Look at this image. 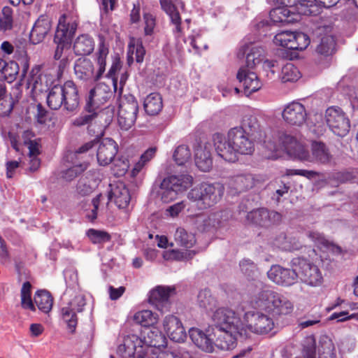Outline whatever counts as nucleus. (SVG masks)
I'll use <instances>...</instances> for the list:
<instances>
[{
	"mask_svg": "<svg viewBox=\"0 0 358 358\" xmlns=\"http://www.w3.org/2000/svg\"><path fill=\"white\" fill-rule=\"evenodd\" d=\"M244 130L238 127L231 129L227 138L216 133L213 136L215 150L219 157L229 162L237 160V155H251L255 150V144Z\"/></svg>",
	"mask_w": 358,
	"mask_h": 358,
	"instance_id": "obj_1",
	"label": "nucleus"
},
{
	"mask_svg": "<svg viewBox=\"0 0 358 358\" xmlns=\"http://www.w3.org/2000/svg\"><path fill=\"white\" fill-rule=\"evenodd\" d=\"M166 346V338L159 329L152 328L145 330L142 338L134 334L127 336L117 352L124 358H145L149 348L159 349Z\"/></svg>",
	"mask_w": 358,
	"mask_h": 358,
	"instance_id": "obj_2",
	"label": "nucleus"
},
{
	"mask_svg": "<svg viewBox=\"0 0 358 358\" xmlns=\"http://www.w3.org/2000/svg\"><path fill=\"white\" fill-rule=\"evenodd\" d=\"M238 128L244 130L257 141L263 143L264 148L271 152V154L266 155L268 158L275 159L279 157L278 152L282 150L283 136L287 134L279 132L266 133L262 129L257 116L252 113L246 114L243 117L241 126Z\"/></svg>",
	"mask_w": 358,
	"mask_h": 358,
	"instance_id": "obj_3",
	"label": "nucleus"
},
{
	"mask_svg": "<svg viewBox=\"0 0 358 358\" xmlns=\"http://www.w3.org/2000/svg\"><path fill=\"white\" fill-rule=\"evenodd\" d=\"M282 150L294 159L301 162L327 164L331 159V155L324 143L313 141L311 144V154H310L303 144L289 135L283 136Z\"/></svg>",
	"mask_w": 358,
	"mask_h": 358,
	"instance_id": "obj_4",
	"label": "nucleus"
},
{
	"mask_svg": "<svg viewBox=\"0 0 358 358\" xmlns=\"http://www.w3.org/2000/svg\"><path fill=\"white\" fill-rule=\"evenodd\" d=\"M108 53V47L101 39L95 54L96 67L94 66L93 63L89 59L79 58L74 65V71L77 78L81 80L90 83L99 80L106 71V59Z\"/></svg>",
	"mask_w": 358,
	"mask_h": 358,
	"instance_id": "obj_5",
	"label": "nucleus"
},
{
	"mask_svg": "<svg viewBox=\"0 0 358 358\" xmlns=\"http://www.w3.org/2000/svg\"><path fill=\"white\" fill-rule=\"evenodd\" d=\"M255 308L273 315H286L292 313L293 303L286 296L271 289L259 292L252 301Z\"/></svg>",
	"mask_w": 358,
	"mask_h": 358,
	"instance_id": "obj_6",
	"label": "nucleus"
},
{
	"mask_svg": "<svg viewBox=\"0 0 358 358\" xmlns=\"http://www.w3.org/2000/svg\"><path fill=\"white\" fill-rule=\"evenodd\" d=\"M47 104L52 110L64 106L69 112L76 110L79 106L78 90L73 81H66L63 85H55L47 96Z\"/></svg>",
	"mask_w": 358,
	"mask_h": 358,
	"instance_id": "obj_7",
	"label": "nucleus"
},
{
	"mask_svg": "<svg viewBox=\"0 0 358 358\" xmlns=\"http://www.w3.org/2000/svg\"><path fill=\"white\" fill-rule=\"evenodd\" d=\"M224 193V187L220 183L201 184L187 194L188 199L199 210H204L216 204Z\"/></svg>",
	"mask_w": 358,
	"mask_h": 358,
	"instance_id": "obj_8",
	"label": "nucleus"
},
{
	"mask_svg": "<svg viewBox=\"0 0 358 358\" xmlns=\"http://www.w3.org/2000/svg\"><path fill=\"white\" fill-rule=\"evenodd\" d=\"M291 266L295 268L298 278L310 286H319L323 280L322 275L318 267L308 259L301 257L293 258Z\"/></svg>",
	"mask_w": 358,
	"mask_h": 358,
	"instance_id": "obj_9",
	"label": "nucleus"
},
{
	"mask_svg": "<svg viewBox=\"0 0 358 358\" xmlns=\"http://www.w3.org/2000/svg\"><path fill=\"white\" fill-rule=\"evenodd\" d=\"M211 318L217 329H231L236 333L247 334L243 322L231 309L219 308L213 312Z\"/></svg>",
	"mask_w": 358,
	"mask_h": 358,
	"instance_id": "obj_10",
	"label": "nucleus"
},
{
	"mask_svg": "<svg viewBox=\"0 0 358 358\" xmlns=\"http://www.w3.org/2000/svg\"><path fill=\"white\" fill-rule=\"evenodd\" d=\"M257 311L247 312L244 315L243 327L247 330V336L250 332L257 334L269 333L274 327V322L268 314Z\"/></svg>",
	"mask_w": 358,
	"mask_h": 358,
	"instance_id": "obj_11",
	"label": "nucleus"
},
{
	"mask_svg": "<svg viewBox=\"0 0 358 358\" xmlns=\"http://www.w3.org/2000/svg\"><path fill=\"white\" fill-rule=\"evenodd\" d=\"M117 122L123 130L129 129L135 123L138 105L136 98L131 95H125L118 101Z\"/></svg>",
	"mask_w": 358,
	"mask_h": 358,
	"instance_id": "obj_12",
	"label": "nucleus"
},
{
	"mask_svg": "<svg viewBox=\"0 0 358 358\" xmlns=\"http://www.w3.org/2000/svg\"><path fill=\"white\" fill-rule=\"evenodd\" d=\"M275 45L290 50H303L310 45L309 36L303 32L282 31L273 38Z\"/></svg>",
	"mask_w": 358,
	"mask_h": 358,
	"instance_id": "obj_13",
	"label": "nucleus"
},
{
	"mask_svg": "<svg viewBox=\"0 0 358 358\" xmlns=\"http://www.w3.org/2000/svg\"><path fill=\"white\" fill-rule=\"evenodd\" d=\"M325 120L329 129L335 134L344 136L348 133L350 127V120L341 108H328L325 113Z\"/></svg>",
	"mask_w": 358,
	"mask_h": 358,
	"instance_id": "obj_14",
	"label": "nucleus"
},
{
	"mask_svg": "<svg viewBox=\"0 0 358 358\" xmlns=\"http://www.w3.org/2000/svg\"><path fill=\"white\" fill-rule=\"evenodd\" d=\"M85 305V296L83 294H78L62 308V319L67 324L71 332L75 331L78 323L77 313L82 312Z\"/></svg>",
	"mask_w": 358,
	"mask_h": 358,
	"instance_id": "obj_15",
	"label": "nucleus"
},
{
	"mask_svg": "<svg viewBox=\"0 0 358 358\" xmlns=\"http://www.w3.org/2000/svg\"><path fill=\"white\" fill-rule=\"evenodd\" d=\"M77 27L78 20L76 16L69 13L63 14L59 18L54 41L71 43Z\"/></svg>",
	"mask_w": 358,
	"mask_h": 358,
	"instance_id": "obj_16",
	"label": "nucleus"
},
{
	"mask_svg": "<svg viewBox=\"0 0 358 358\" xmlns=\"http://www.w3.org/2000/svg\"><path fill=\"white\" fill-rule=\"evenodd\" d=\"M269 2L271 0H268ZM275 6H279L287 8L288 10L294 11V15L301 19V15H316L319 13V9L316 4L313 1L306 0H272Z\"/></svg>",
	"mask_w": 358,
	"mask_h": 358,
	"instance_id": "obj_17",
	"label": "nucleus"
},
{
	"mask_svg": "<svg viewBox=\"0 0 358 358\" xmlns=\"http://www.w3.org/2000/svg\"><path fill=\"white\" fill-rule=\"evenodd\" d=\"M267 275L275 284L285 287L294 285L298 279L295 268H285L279 265L272 266Z\"/></svg>",
	"mask_w": 358,
	"mask_h": 358,
	"instance_id": "obj_18",
	"label": "nucleus"
},
{
	"mask_svg": "<svg viewBox=\"0 0 358 358\" xmlns=\"http://www.w3.org/2000/svg\"><path fill=\"white\" fill-rule=\"evenodd\" d=\"M282 115L287 124L300 127L305 123L307 113L303 104L293 101L285 107Z\"/></svg>",
	"mask_w": 358,
	"mask_h": 358,
	"instance_id": "obj_19",
	"label": "nucleus"
},
{
	"mask_svg": "<svg viewBox=\"0 0 358 358\" xmlns=\"http://www.w3.org/2000/svg\"><path fill=\"white\" fill-rule=\"evenodd\" d=\"M282 218L281 215L276 211H269L266 208H259L248 213L247 219L255 224L262 227H269L278 224Z\"/></svg>",
	"mask_w": 358,
	"mask_h": 358,
	"instance_id": "obj_20",
	"label": "nucleus"
},
{
	"mask_svg": "<svg viewBox=\"0 0 358 358\" xmlns=\"http://www.w3.org/2000/svg\"><path fill=\"white\" fill-rule=\"evenodd\" d=\"M175 293L174 286H157L150 292L149 301L158 310L164 311L169 308V299Z\"/></svg>",
	"mask_w": 358,
	"mask_h": 358,
	"instance_id": "obj_21",
	"label": "nucleus"
},
{
	"mask_svg": "<svg viewBox=\"0 0 358 358\" xmlns=\"http://www.w3.org/2000/svg\"><path fill=\"white\" fill-rule=\"evenodd\" d=\"M164 329L171 340L175 342H183L186 333L181 321L175 315L165 317L163 322Z\"/></svg>",
	"mask_w": 358,
	"mask_h": 358,
	"instance_id": "obj_22",
	"label": "nucleus"
},
{
	"mask_svg": "<svg viewBox=\"0 0 358 358\" xmlns=\"http://www.w3.org/2000/svg\"><path fill=\"white\" fill-rule=\"evenodd\" d=\"M252 69L243 66L237 73V79L242 83L245 94L255 92L262 86V82Z\"/></svg>",
	"mask_w": 358,
	"mask_h": 358,
	"instance_id": "obj_23",
	"label": "nucleus"
},
{
	"mask_svg": "<svg viewBox=\"0 0 358 358\" xmlns=\"http://www.w3.org/2000/svg\"><path fill=\"white\" fill-rule=\"evenodd\" d=\"M117 152V145L111 138H103L99 143L96 158L101 166H106L112 162Z\"/></svg>",
	"mask_w": 358,
	"mask_h": 358,
	"instance_id": "obj_24",
	"label": "nucleus"
},
{
	"mask_svg": "<svg viewBox=\"0 0 358 358\" xmlns=\"http://www.w3.org/2000/svg\"><path fill=\"white\" fill-rule=\"evenodd\" d=\"M211 149L212 145L208 142H201L195 149V164L201 171H208L212 167Z\"/></svg>",
	"mask_w": 358,
	"mask_h": 358,
	"instance_id": "obj_25",
	"label": "nucleus"
},
{
	"mask_svg": "<svg viewBox=\"0 0 358 358\" xmlns=\"http://www.w3.org/2000/svg\"><path fill=\"white\" fill-rule=\"evenodd\" d=\"M52 29L51 19L47 15H41L35 22L30 34V41L33 44H38L43 41Z\"/></svg>",
	"mask_w": 358,
	"mask_h": 358,
	"instance_id": "obj_26",
	"label": "nucleus"
},
{
	"mask_svg": "<svg viewBox=\"0 0 358 358\" xmlns=\"http://www.w3.org/2000/svg\"><path fill=\"white\" fill-rule=\"evenodd\" d=\"M243 50L246 58L245 66L250 69H254L265 56L264 48L257 43L246 44L243 47Z\"/></svg>",
	"mask_w": 358,
	"mask_h": 358,
	"instance_id": "obj_27",
	"label": "nucleus"
},
{
	"mask_svg": "<svg viewBox=\"0 0 358 358\" xmlns=\"http://www.w3.org/2000/svg\"><path fill=\"white\" fill-rule=\"evenodd\" d=\"M28 70V64L27 62H25L22 73L21 75L22 78L20 80L22 85H23V82L25 81V73ZM40 67L36 66L31 69L29 73V77L26 80V87L27 89H30V91L33 94H38L44 90V87L41 83V75L39 74Z\"/></svg>",
	"mask_w": 358,
	"mask_h": 358,
	"instance_id": "obj_28",
	"label": "nucleus"
},
{
	"mask_svg": "<svg viewBox=\"0 0 358 358\" xmlns=\"http://www.w3.org/2000/svg\"><path fill=\"white\" fill-rule=\"evenodd\" d=\"M111 189L108 199H113L114 202L119 208H125L130 203L131 196L126 185L122 182H117L115 185H110Z\"/></svg>",
	"mask_w": 358,
	"mask_h": 358,
	"instance_id": "obj_29",
	"label": "nucleus"
},
{
	"mask_svg": "<svg viewBox=\"0 0 358 358\" xmlns=\"http://www.w3.org/2000/svg\"><path fill=\"white\" fill-rule=\"evenodd\" d=\"M189 336L192 343L201 350L207 352L213 351L215 343L213 338L201 329L192 327L189 330Z\"/></svg>",
	"mask_w": 358,
	"mask_h": 358,
	"instance_id": "obj_30",
	"label": "nucleus"
},
{
	"mask_svg": "<svg viewBox=\"0 0 358 358\" xmlns=\"http://www.w3.org/2000/svg\"><path fill=\"white\" fill-rule=\"evenodd\" d=\"M219 334L215 342V345L222 350H229L235 348L238 337L246 338L247 334L234 332L231 329H217Z\"/></svg>",
	"mask_w": 358,
	"mask_h": 358,
	"instance_id": "obj_31",
	"label": "nucleus"
},
{
	"mask_svg": "<svg viewBox=\"0 0 358 358\" xmlns=\"http://www.w3.org/2000/svg\"><path fill=\"white\" fill-rule=\"evenodd\" d=\"M222 214V212H215L209 215H197L195 217V227L201 232L208 231L220 224Z\"/></svg>",
	"mask_w": 358,
	"mask_h": 358,
	"instance_id": "obj_32",
	"label": "nucleus"
},
{
	"mask_svg": "<svg viewBox=\"0 0 358 358\" xmlns=\"http://www.w3.org/2000/svg\"><path fill=\"white\" fill-rule=\"evenodd\" d=\"M164 184H168L178 194L186 191L193 182V178L189 174L171 175L164 180Z\"/></svg>",
	"mask_w": 358,
	"mask_h": 358,
	"instance_id": "obj_33",
	"label": "nucleus"
},
{
	"mask_svg": "<svg viewBox=\"0 0 358 358\" xmlns=\"http://www.w3.org/2000/svg\"><path fill=\"white\" fill-rule=\"evenodd\" d=\"M161 7L164 12L169 16L171 23L175 26L173 29V34L176 38L181 36V18L179 12L177 10L173 0H159Z\"/></svg>",
	"mask_w": 358,
	"mask_h": 358,
	"instance_id": "obj_34",
	"label": "nucleus"
},
{
	"mask_svg": "<svg viewBox=\"0 0 358 358\" xmlns=\"http://www.w3.org/2000/svg\"><path fill=\"white\" fill-rule=\"evenodd\" d=\"M294 11L292 10H288L287 8L275 6L270 11L269 16L273 23L282 22L289 24L300 20L299 17L294 15Z\"/></svg>",
	"mask_w": 358,
	"mask_h": 358,
	"instance_id": "obj_35",
	"label": "nucleus"
},
{
	"mask_svg": "<svg viewBox=\"0 0 358 358\" xmlns=\"http://www.w3.org/2000/svg\"><path fill=\"white\" fill-rule=\"evenodd\" d=\"M110 88L104 83L98 84L94 89L91 90L89 95L88 105L93 106L95 104L106 102L111 95Z\"/></svg>",
	"mask_w": 358,
	"mask_h": 358,
	"instance_id": "obj_36",
	"label": "nucleus"
},
{
	"mask_svg": "<svg viewBox=\"0 0 358 358\" xmlns=\"http://www.w3.org/2000/svg\"><path fill=\"white\" fill-rule=\"evenodd\" d=\"M73 48L76 55H88L94 50V42L88 34H81L76 38Z\"/></svg>",
	"mask_w": 358,
	"mask_h": 358,
	"instance_id": "obj_37",
	"label": "nucleus"
},
{
	"mask_svg": "<svg viewBox=\"0 0 358 358\" xmlns=\"http://www.w3.org/2000/svg\"><path fill=\"white\" fill-rule=\"evenodd\" d=\"M145 55V50L143 46L142 41L141 39L131 38L127 51V64L131 66L134 62V55H135V59L138 63H142L143 62L144 56Z\"/></svg>",
	"mask_w": 358,
	"mask_h": 358,
	"instance_id": "obj_38",
	"label": "nucleus"
},
{
	"mask_svg": "<svg viewBox=\"0 0 358 358\" xmlns=\"http://www.w3.org/2000/svg\"><path fill=\"white\" fill-rule=\"evenodd\" d=\"M145 113L149 115H155L162 109V99L159 94L153 92L148 94L143 102Z\"/></svg>",
	"mask_w": 358,
	"mask_h": 358,
	"instance_id": "obj_39",
	"label": "nucleus"
},
{
	"mask_svg": "<svg viewBox=\"0 0 358 358\" xmlns=\"http://www.w3.org/2000/svg\"><path fill=\"white\" fill-rule=\"evenodd\" d=\"M327 33L331 31V27L327 26L324 27ZM335 39L331 34H325L321 38V41L317 45L316 52L324 57L331 55L335 50Z\"/></svg>",
	"mask_w": 358,
	"mask_h": 358,
	"instance_id": "obj_40",
	"label": "nucleus"
},
{
	"mask_svg": "<svg viewBox=\"0 0 358 358\" xmlns=\"http://www.w3.org/2000/svg\"><path fill=\"white\" fill-rule=\"evenodd\" d=\"M319 358H337L332 341L326 336H321L318 345L315 343Z\"/></svg>",
	"mask_w": 358,
	"mask_h": 358,
	"instance_id": "obj_41",
	"label": "nucleus"
},
{
	"mask_svg": "<svg viewBox=\"0 0 358 358\" xmlns=\"http://www.w3.org/2000/svg\"><path fill=\"white\" fill-rule=\"evenodd\" d=\"M34 303L41 311L48 313L52 309L53 298L47 290H38L35 293Z\"/></svg>",
	"mask_w": 358,
	"mask_h": 358,
	"instance_id": "obj_42",
	"label": "nucleus"
},
{
	"mask_svg": "<svg viewBox=\"0 0 358 358\" xmlns=\"http://www.w3.org/2000/svg\"><path fill=\"white\" fill-rule=\"evenodd\" d=\"M253 183V178L251 175L241 174L231 178L229 185L237 192H241L252 187Z\"/></svg>",
	"mask_w": 358,
	"mask_h": 358,
	"instance_id": "obj_43",
	"label": "nucleus"
},
{
	"mask_svg": "<svg viewBox=\"0 0 358 358\" xmlns=\"http://www.w3.org/2000/svg\"><path fill=\"white\" fill-rule=\"evenodd\" d=\"M301 77V73L296 66L292 63H287L281 69L279 78L282 83H294Z\"/></svg>",
	"mask_w": 358,
	"mask_h": 358,
	"instance_id": "obj_44",
	"label": "nucleus"
},
{
	"mask_svg": "<svg viewBox=\"0 0 358 358\" xmlns=\"http://www.w3.org/2000/svg\"><path fill=\"white\" fill-rule=\"evenodd\" d=\"M174 239L178 245L186 248H190L196 243L194 234L189 233L182 227H179L176 229L174 234Z\"/></svg>",
	"mask_w": 358,
	"mask_h": 358,
	"instance_id": "obj_45",
	"label": "nucleus"
},
{
	"mask_svg": "<svg viewBox=\"0 0 358 358\" xmlns=\"http://www.w3.org/2000/svg\"><path fill=\"white\" fill-rule=\"evenodd\" d=\"M105 113L103 110H100L98 113L89 110L87 113H83L80 115L73 120L72 124L76 127H82L96 121V120L101 122Z\"/></svg>",
	"mask_w": 358,
	"mask_h": 358,
	"instance_id": "obj_46",
	"label": "nucleus"
},
{
	"mask_svg": "<svg viewBox=\"0 0 358 358\" xmlns=\"http://www.w3.org/2000/svg\"><path fill=\"white\" fill-rule=\"evenodd\" d=\"M199 306L206 311H213L217 306V300L211 294L208 289H203L199 292L197 296Z\"/></svg>",
	"mask_w": 358,
	"mask_h": 358,
	"instance_id": "obj_47",
	"label": "nucleus"
},
{
	"mask_svg": "<svg viewBox=\"0 0 358 358\" xmlns=\"http://www.w3.org/2000/svg\"><path fill=\"white\" fill-rule=\"evenodd\" d=\"M134 321L144 327H149L157 323V315L150 310H143L136 313L134 315Z\"/></svg>",
	"mask_w": 358,
	"mask_h": 358,
	"instance_id": "obj_48",
	"label": "nucleus"
},
{
	"mask_svg": "<svg viewBox=\"0 0 358 358\" xmlns=\"http://www.w3.org/2000/svg\"><path fill=\"white\" fill-rule=\"evenodd\" d=\"M13 99L6 94L3 83H0V116L8 115L13 110Z\"/></svg>",
	"mask_w": 358,
	"mask_h": 358,
	"instance_id": "obj_49",
	"label": "nucleus"
},
{
	"mask_svg": "<svg viewBox=\"0 0 358 358\" xmlns=\"http://www.w3.org/2000/svg\"><path fill=\"white\" fill-rule=\"evenodd\" d=\"M301 346V357L296 358H315V338L313 335L305 337Z\"/></svg>",
	"mask_w": 358,
	"mask_h": 358,
	"instance_id": "obj_50",
	"label": "nucleus"
},
{
	"mask_svg": "<svg viewBox=\"0 0 358 358\" xmlns=\"http://www.w3.org/2000/svg\"><path fill=\"white\" fill-rule=\"evenodd\" d=\"M99 180H89L87 178L79 180L76 190L78 194L81 196H87L91 194L97 187Z\"/></svg>",
	"mask_w": 358,
	"mask_h": 358,
	"instance_id": "obj_51",
	"label": "nucleus"
},
{
	"mask_svg": "<svg viewBox=\"0 0 358 358\" xmlns=\"http://www.w3.org/2000/svg\"><path fill=\"white\" fill-rule=\"evenodd\" d=\"M122 69V62L118 56L113 58L112 64L109 68L108 71L106 74V78L112 80L113 86L115 92H117V73Z\"/></svg>",
	"mask_w": 358,
	"mask_h": 358,
	"instance_id": "obj_52",
	"label": "nucleus"
},
{
	"mask_svg": "<svg viewBox=\"0 0 358 358\" xmlns=\"http://www.w3.org/2000/svg\"><path fill=\"white\" fill-rule=\"evenodd\" d=\"M192 153L189 147L186 145H179L175 150L173 158L179 165H185L191 159Z\"/></svg>",
	"mask_w": 358,
	"mask_h": 358,
	"instance_id": "obj_53",
	"label": "nucleus"
},
{
	"mask_svg": "<svg viewBox=\"0 0 358 358\" xmlns=\"http://www.w3.org/2000/svg\"><path fill=\"white\" fill-rule=\"evenodd\" d=\"M86 234L94 244L106 243L111 238L110 235L106 231L94 229H90L87 231Z\"/></svg>",
	"mask_w": 358,
	"mask_h": 358,
	"instance_id": "obj_54",
	"label": "nucleus"
},
{
	"mask_svg": "<svg viewBox=\"0 0 358 358\" xmlns=\"http://www.w3.org/2000/svg\"><path fill=\"white\" fill-rule=\"evenodd\" d=\"M178 194L176 190L173 189L168 184L165 185L164 181L162 180L158 191V196L162 202L170 203L175 200Z\"/></svg>",
	"mask_w": 358,
	"mask_h": 358,
	"instance_id": "obj_55",
	"label": "nucleus"
},
{
	"mask_svg": "<svg viewBox=\"0 0 358 358\" xmlns=\"http://www.w3.org/2000/svg\"><path fill=\"white\" fill-rule=\"evenodd\" d=\"M57 44V48L54 54V59L56 60L64 58H73L71 50L70 43L54 41Z\"/></svg>",
	"mask_w": 358,
	"mask_h": 358,
	"instance_id": "obj_56",
	"label": "nucleus"
},
{
	"mask_svg": "<svg viewBox=\"0 0 358 358\" xmlns=\"http://www.w3.org/2000/svg\"><path fill=\"white\" fill-rule=\"evenodd\" d=\"M262 68L268 80H274L276 78H279L278 73L280 66L277 61L266 59L264 61Z\"/></svg>",
	"mask_w": 358,
	"mask_h": 358,
	"instance_id": "obj_57",
	"label": "nucleus"
},
{
	"mask_svg": "<svg viewBox=\"0 0 358 358\" xmlns=\"http://www.w3.org/2000/svg\"><path fill=\"white\" fill-rule=\"evenodd\" d=\"M184 42L189 43L196 53H199L202 50L208 49V45L202 38L200 33L189 36L187 38L184 39Z\"/></svg>",
	"mask_w": 358,
	"mask_h": 358,
	"instance_id": "obj_58",
	"label": "nucleus"
},
{
	"mask_svg": "<svg viewBox=\"0 0 358 358\" xmlns=\"http://www.w3.org/2000/svg\"><path fill=\"white\" fill-rule=\"evenodd\" d=\"M143 19V31L145 36H151L154 34L156 27V17L148 12H144Z\"/></svg>",
	"mask_w": 358,
	"mask_h": 358,
	"instance_id": "obj_59",
	"label": "nucleus"
},
{
	"mask_svg": "<svg viewBox=\"0 0 358 358\" xmlns=\"http://www.w3.org/2000/svg\"><path fill=\"white\" fill-rule=\"evenodd\" d=\"M12 26V10L10 8L6 6L2 10V16L0 17V30L3 31L10 30Z\"/></svg>",
	"mask_w": 358,
	"mask_h": 358,
	"instance_id": "obj_60",
	"label": "nucleus"
},
{
	"mask_svg": "<svg viewBox=\"0 0 358 358\" xmlns=\"http://www.w3.org/2000/svg\"><path fill=\"white\" fill-rule=\"evenodd\" d=\"M88 164L85 162L76 164L66 169L63 173V178L66 180H72L79 174L82 173L87 168Z\"/></svg>",
	"mask_w": 358,
	"mask_h": 358,
	"instance_id": "obj_61",
	"label": "nucleus"
},
{
	"mask_svg": "<svg viewBox=\"0 0 358 358\" xmlns=\"http://www.w3.org/2000/svg\"><path fill=\"white\" fill-rule=\"evenodd\" d=\"M242 273L249 278L256 276L257 268L256 265L250 259H243L240 262Z\"/></svg>",
	"mask_w": 358,
	"mask_h": 358,
	"instance_id": "obj_62",
	"label": "nucleus"
},
{
	"mask_svg": "<svg viewBox=\"0 0 358 358\" xmlns=\"http://www.w3.org/2000/svg\"><path fill=\"white\" fill-rule=\"evenodd\" d=\"M303 246V243L301 241L300 236H288L287 243H285L282 246V250L285 251H295L300 250Z\"/></svg>",
	"mask_w": 358,
	"mask_h": 358,
	"instance_id": "obj_63",
	"label": "nucleus"
},
{
	"mask_svg": "<svg viewBox=\"0 0 358 358\" xmlns=\"http://www.w3.org/2000/svg\"><path fill=\"white\" fill-rule=\"evenodd\" d=\"M18 64L15 62H10L6 64V67H5L3 74L8 82H12L18 74Z\"/></svg>",
	"mask_w": 358,
	"mask_h": 358,
	"instance_id": "obj_64",
	"label": "nucleus"
}]
</instances>
